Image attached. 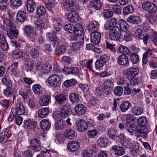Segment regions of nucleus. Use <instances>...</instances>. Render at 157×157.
Segmentation results:
<instances>
[{"label": "nucleus", "instance_id": "nucleus-1", "mask_svg": "<svg viewBox=\"0 0 157 157\" xmlns=\"http://www.w3.org/2000/svg\"><path fill=\"white\" fill-rule=\"evenodd\" d=\"M137 122L140 128L137 130L136 135L138 137L141 136L143 138L146 137L147 133L148 132L149 127L146 118L144 117H140L137 120Z\"/></svg>", "mask_w": 157, "mask_h": 157}, {"label": "nucleus", "instance_id": "nucleus-2", "mask_svg": "<svg viewBox=\"0 0 157 157\" xmlns=\"http://www.w3.org/2000/svg\"><path fill=\"white\" fill-rule=\"evenodd\" d=\"M110 39L114 41H117L122 39L121 31L118 26L113 27L111 29L109 33Z\"/></svg>", "mask_w": 157, "mask_h": 157}, {"label": "nucleus", "instance_id": "nucleus-3", "mask_svg": "<svg viewBox=\"0 0 157 157\" xmlns=\"http://www.w3.org/2000/svg\"><path fill=\"white\" fill-rule=\"evenodd\" d=\"M48 82L49 85L53 87H58L61 84V77L57 74H52L48 78Z\"/></svg>", "mask_w": 157, "mask_h": 157}, {"label": "nucleus", "instance_id": "nucleus-4", "mask_svg": "<svg viewBox=\"0 0 157 157\" xmlns=\"http://www.w3.org/2000/svg\"><path fill=\"white\" fill-rule=\"evenodd\" d=\"M142 7L144 10L150 13H154L157 10V6L154 4L149 2H144Z\"/></svg>", "mask_w": 157, "mask_h": 157}, {"label": "nucleus", "instance_id": "nucleus-5", "mask_svg": "<svg viewBox=\"0 0 157 157\" xmlns=\"http://www.w3.org/2000/svg\"><path fill=\"white\" fill-rule=\"evenodd\" d=\"M63 5L64 9L67 11L71 10H77L79 7L77 6L75 8V0H63Z\"/></svg>", "mask_w": 157, "mask_h": 157}, {"label": "nucleus", "instance_id": "nucleus-6", "mask_svg": "<svg viewBox=\"0 0 157 157\" xmlns=\"http://www.w3.org/2000/svg\"><path fill=\"white\" fill-rule=\"evenodd\" d=\"M67 18L70 22L76 23L79 21L80 17L77 12L73 10L68 13L67 15Z\"/></svg>", "mask_w": 157, "mask_h": 157}, {"label": "nucleus", "instance_id": "nucleus-7", "mask_svg": "<svg viewBox=\"0 0 157 157\" xmlns=\"http://www.w3.org/2000/svg\"><path fill=\"white\" fill-rule=\"evenodd\" d=\"M76 128L78 131L81 132H84L88 127V124L83 119H81L75 123Z\"/></svg>", "mask_w": 157, "mask_h": 157}, {"label": "nucleus", "instance_id": "nucleus-8", "mask_svg": "<svg viewBox=\"0 0 157 157\" xmlns=\"http://www.w3.org/2000/svg\"><path fill=\"white\" fill-rule=\"evenodd\" d=\"M139 72L137 67H134L129 68L126 72V75L128 79H132L135 77Z\"/></svg>", "mask_w": 157, "mask_h": 157}, {"label": "nucleus", "instance_id": "nucleus-9", "mask_svg": "<svg viewBox=\"0 0 157 157\" xmlns=\"http://www.w3.org/2000/svg\"><path fill=\"white\" fill-rule=\"evenodd\" d=\"M25 112V108L21 103H18L16 107L13 108L11 110L12 113L16 114L17 115H23Z\"/></svg>", "mask_w": 157, "mask_h": 157}, {"label": "nucleus", "instance_id": "nucleus-10", "mask_svg": "<svg viewBox=\"0 0 157 157\" xmlns=\"http://www.w3.org/2000/svg\"><path fill=\"white\" fill-rule=\"evenodd\" d=\"M108 60V57L105 55L101 56L95 63L96 68L100 69L106 63Z\"/></svg>", "mask_w": 157, "mask_h": 157}, {"label": "nucleus", "instance_id": "nucleus-11", "mask_svg": "<svg viewBox=\"0 0 157 157\" xmlns=\"http://www.w3.org/2000/svg\"><path fill=\"white\" fill-rule=\"evenodd\" d=\"M79 143L76 141L72 140L68 142L67 148L70 151H75L79 149Z\"/></svg>", "mask_w": 157, "mask_h": 157}, {"label": "nucleus", "instance_id": "nucleus-12", "mask_svg": "<svg viewBox=\"0 0 157 157\" xmlns=\"http://www.w3.org/2000/svg\"><path fill=\"white\" fill-rule=\"evenodd\" d=\"M101 38V34L99 32H96L91 34L90 40L91 42L94 44L97 45L99 43Z\"/></svg>", "mask_w": 157, "mask_h": 157}, {"label": "nucleus", "instance_id": "nucleus-13", "mask_svg": "<svg viewBox=\"0 0 157 157\" xmlns=\"http://www.w3.org/2000/svg\"><path fill=\"white\" fill-rule=\"evenodd\" d=\"M25 6L27 10L30 13H32L34 11L36 5L33 0H27L25 3Z\"/></svg>", "mask_w": 157, "mask_h": 157}, {"label": "nucleus", "instance_id": "nucleus-14", "mask_svg": "<svg viewBox=\"0 0 157 157\" xmlns=\"http://www.w3.org/2000/svg\"><path fill=\"white\" fill-rule=\"evenodd\" d=\"M30 145L32 149L35 151H39L41 149V146L39 142L36 138L32 139Z\"/></svg>", "mask_w": 157, "mask_h": 157}, {"label": "nucleus", "instance_id": "nucleus-15", "mask_svg": "<svg viewBox=\"0 0 157 157\" xmlns=\"http://www.w3.org/2000/svg\"><path fill=\"white\" fill-rule=\"evenodd\" d=\"M61 35L60 32H56L54 29L52 33H48L46 36L48 37L50 41H54L57 40V39Z\"/></svg>", "mask_w": 157, "mask_h": 157}, {"label": "nucleus", "instance_id": "nucleus-16", "mask_svg": "<svg viewBox=\"0 0 157 157\" xmlns=\"http://www.w3.org/2000/svg\"><path fill=\"white\" fill-rule=\"evenodd\" d=\"M51 96L49 95L42 96L39 99V104L41 106L47 105L51 102Z\"/></svg>", "mask_w": 157, "mask_h": 157}, {"label": "nucleus", "instance_id": "nucleus-17", "mask_svg": "<svg viewBox=\"0 0 157 157\" xmlns=\"http://www.w3.org/2000/svg\"><path fill=\"white\" fill-rule=\"evenodd\" d=\"M117 63L120 65L125 66L129 64L128 57L125 55L119 56L117 59Z\"/></svg>", "mask_w": 157, "mask_h": 157}, {"label": "nucleus", "instance_id": "nucleus-18", "mask_svg": "<svg viewBox=\"0 0 157 157\" xmlns=\"http://www.w3.org/2000/svg\"><path fill=\"white\" fill-rule=\"evenodd\" d=\"M18 34V32L14 27H11L7 32V35L10 39L16 38Z\"/></svg>", "mask_w": 157, "mask_h": 157}, {"label": "nucleus", "instance_id": "nucleus-19", "mask_svg": "<svg viewBox=\"0 0 157 157\" xmlns=\"http://www.w3.org/2000/svg\"><path fill=\"white\" fill-rule=\"evenodd\" d=\"M71 112L70 105H65L62 107L60 113L62 118H65Z\"/></svg>", "mask_w": 157, "mask_h": 157}, {"label": "nucleus", "instance_id": "nucleus-20", "mask_svg": "<svg viewBox=\"0 0 157 157\" xmlns=\"http://www.w3.org/2000/svg\"><path fill=\"white\" fill-rule=\"evenodd\" d=\"M84 29L82 25L79 23H77L74 26L73 32L76 35L80 36L82 35L83 33Z\"/></svg>", "mask_w": 157, "mask_h": 157}, {"label": "nucleus", "instance_id": "nucleus-21", "mask_svg": "<svg viewBox=\"0 0 157 157\" xmlns=\"http://www.w3.org/2000/svg\"><path fill=\"white\" fill-rule=\"evenodd\" d=\"M86 110L85 106L82 104H79L77 105L75 108L76 113L79 115H82L84 114Z\"/></svg>", "mask_w": 157, "mask_h": 157}, {"label": "nucleus", "instance_id": "nucleus-22", "mask_svg": "<svg viewBox=\"0 0 157 157\" xmlns=\"http://www.w3.org/2000/svg\"><path fill=\"white\" fill-rule=\"evenodd\" d=\"M0 45L2 49L4 51H6L9 48L8 45L6 42L4 35L0 33Z\"/></svg>", "mask_w": 157, "mask_h": 157}, {"label": "nucleus", "instance_id": "nucleus-23", "mask_svg": "<svg viewBox=\"0 0 157 157\" xmlns=\"http://www.w3.org/2000/svg\"><path fill=\"white\" fill-rule=\"evenodd\" d=\"M49 113V109L47 107H43L38 110V115L39 117L43 118L48 115Z\"/></svg>", "mask_w": 157, "mask_h": 157}, {"label": "nucleus", "instance_id": "nucleus-24", "mask_svg": "<svg viewBox=\"0 0 157 157\" xmlns=\"http://www.w3.org/2000/svg\"><path fill=\"white\" fill-rule=\"evenodd\" d=\"M118 25L121 31L126 32L128 29V25L126 21L123 20H119L118 21Z\"/></svg>", "mask_w": 157, "mask_h": 157}, {"label": "nucleus", "instance_id": "nucleus-25", "mask_svg": "<svg viewBox=\"0 0 157 157\" xmlns=\"http://www.w3.org/2000/svg\"><path fill=\"white\" fill-rule=\"evenodd\" d=\"M127 21L129 22L137 24L140 23L141 20L140 18L136 16H130L127 19Z\"/></svg>", "mask_w": 157, "mask_h": 157}, {"label": "nucleus", "instance_id": "nucleus-26", "mask_svg": "<svg viewBox=\"0 0 157 157\" xmlns=\"http://www.w3.org/2000/svg\"><path fill=\"white\" fill-rule=\"evenodd\" d=\"M112 150L113 151L116 155H121L124 154L125 151L122 147L114 145L112 146Z\"/></svg>", "mask_w": 157, "mask_h": 157}, {"label": "nucleus", "instance_id": "nucleus-27", "mask_svg": "<svg viewBox=\"0 0 157 157\" xmlns=\"http://www.w3.org/2000/svg\"><path fill=\"white\" fill-rule=\"evenodd\" d=\"M40 125L41 129L45 131L50 127L51 124L48 120L44 119L41 121Z\"/></svg>", "mask_w": 157, "mask_h": 157}, {"label": "nucleus", "instance_id": "nucleus-28", "mask_svg": "<svg viewBox=\"0 0 157 157\" xmlns=\"http://www.w3.org/2000/svg\"><path fill=\"white\" fill-rule=\"evenodd\" d=\"M36 124L37 123L36 121H31L30 119L25 120L24 121V127L29 128H35L36 127Z\"/></svg>", "mask_w": 157, "mask_h": 157}, {"label": "nucleus", "instance_id": "nucleus-29", "mask_svg": "<svg viewBox=\"0 0 157 157\" xmlns=\"http://www.w3.org/2000/svg\"><path fill=\"white\" fill-rule=\"evenodd\" d=\"M56 101L59 104H62L64 103L67 100L66 96L63 94H58L55 97Z\"/></svg>", "mask_w": 157, "mask_h": 157}, {"label": "nucleus", "instance_id": "nucleus-30", "mask_svg": "<svg viewBox=\"0 0 157 157\" xmlns=\"http://www.w3.org/2000/svg\"><path fill=\"white\" fill-rule=\"evenodd\" d=\"M64 134L67 138L70 139H73L76 136L75 131L70 129L66 130L64 131Z\"/></svg>", "mask_w": 157, "mask_h": 157}, {"label": "nucleus", "instance_id": "nucleus-31", "mask_svg": "<svg viewBox=\"0 0 157 157\" xmlns=\"http://www.w3.org/2000/svg\"><path fill=\"white\" fill-rule=\"evenodd\" d=\"M84 40V38L83 37L81 38L79 41L74 43L72 45L73 50L77 51L83 45Z\"/></svg>", "mask_w": 157, "mask_h": 157}, {"label": "nucleus", "instance_id": "nucleus-32", "mask_svg": "<svg viewBox=\"0 0 157 157\" xmlns=\"http://www.w3.org/2000/svg\"><path fill=\"white\" fill-rule=\"evenodd\" d=\"M66 126V123L62 120H59L55 124V128L56 130H61Z\"/></svg>", "mask_w": 157, "mask_h": 157}, {"label": "nucleus", "instance_id": "nucleus-33", "mask_svg": "<svg viewBox=\"0 0 157 157\" xmlns=\"http://www.w3.org/2000/svg\"><path fill=\"white\" fill-rule=\"evenodd\" d=\"M26 18L25 13L23 11H20L17 15V19L18 21L22 22L24 21Z\"/></svg>", "mask_w": 157, "mask_h": 157}, {"label": "nucleus", "instance_id": "nucleus-34", "mask_svg": "<svg viewBox=\"0 0 157 157\" xmlns=\"http://www.w3.org/2000/svg\"><path fill=\"white\" fill-rule=\"evenodd\" d=\"M64 69L66 70V71L68 74L77 75L79 73V69L76 67H65Z\"/></svg>", "mask_w": 157, "mask_h": 157}, {"label": "nucleus", "instance_id": "nucleus-35", "mask_svg": "<svg viewBox=\"0 0 157 157\" xmlns=\"http://www.w3.org/2000/svg\"><path fill=\"white\" fill-rule=\"evenodd\" d=\"M62 22L60 20L54 19L53 20L54 29L56 32L60 31V28L61 27V23Z\"/></svg>", "mask_w": 157, "mask_h": 157}, {"label": "nucleus", "instance_id": "nucleus-36", "mask_svg": "<svg viewBox=\"0 0 157 157\" xmlns=\"http://www.w3.org/2000/svg\"><path fill=\"white\" fill-rule=\"evenodd\" d=\"M133 11L134 8L132 6L128 5L123 9V13L124 15H126L132 13Z\"/></svg>", "mask_w": 157, "mask_h": 157}, {"label": "nucleus", "instance_id": "nucleus-37", "mask_svg": "<svg viewBox=\"0 0 157 157\" xmlns=\"http://www.w3.org/2000/svg\"><path fill=\"white\" fill-rule=\"evenodd\" d=\"M131 106V104L128 101H126L123 103L120 106V109L121 112H126Z\"/></svg>", "mask_w": 157, "mask_h": 157}, {"label": "nucleus", "instance_id": "nucleus-38", "mask_svg": "<svg viewBox=\"0 0 157 157\" xmlns=\"http://www.w3.org/2000/svg\"><path fill=\"white\" fill-rule=\"evenodd\" d=\"M87 28L90 34L98 32V28L97 26L93 22H90L88 25Z\"/></svg>", "mask_w": 157, "mask_h": 157}, {"label": "nucleus", "instance_id": "nucleus-39", "mask_svg": "<svg viewBox=\"0 0 157 157\" xmlns=\"http://www.w3.org/2000/svg\"><path fill=\"white\" fill-rule=\"evenodd\" d=\"M77 83V81L74 79H71L65 81L63 83L64 86L66 87H70L75 86Z\"/></svg>", "mask_w": 157, "mask_h": 157}, {"label": "nucleus", "instance_id": "nucleus-40", "mask_svg": "<svg viewBox=\"0 0 157 157\" xmlns=\"http://www.w3.org/2000/svg\"><path fill=\"white\" fill-rule=\"evenodd\" d=\"M66 51V47L64 45H61L57 47L56 50V54L61 55L64 54Z\"/></svg>", "mask_w": 157, "mask_h": 157}, {"label": "nucleus", "instance_id": "nucleus-41", "mask_svg": "<svg viewBox=\"0 0 157 157\" xmlns=\"http://www.w3.org/2000/svg\"><path fill=\"white\" fill-rule=\"evenodd\" d=\"M29 53L32 59L36 58L39 55V51L36 48H31L30 50Z\"/></svg>", "mask_w": 157, "mask_h": 157}, {"label": "nucleus", "instance_id": "nucleus-42", "mask_svg": "<svg viewBox=\"0 0 157 157\" xmlns=\"http://www.w3.org/2000/svg\"><path fill=\"white\" fill-rule=\"evenodd\" d=\"M108 143V139L104 137L100 138L98 141V144L101 147H106Z\"/></svg>", "mask_w": 157, "mask_h": 157}, {"label": "nucleus", "instance_id": "nucleus-43", "mask_svg": "<svg viewBox=\"0 0 157 157\" xmlns=\"http://www.w3.org/2000/svg\"><path fill=\"white\" fill-rule=\"evenodd\" d=\"M131 111L136 116H139L142 113L143 110L140 107H134L132 109Z\"/></svg>", "mask_w": 157, "mask_h": 157}, {"label": "nucleus", "instance_id": "nucleus-44", "mask_svg": "<svg viewBox=\"0 0 157 157\" xmlns=\"http://www.w3.org/2000/svg\"><path fill=\"white\" fill-rule=\"evenodd\" d=\"M69 98L70 101L72 102H78L79 100L78 95L74 93H72L70 94Z\"/></svg>", "mask_w": 157, "mask_h": 157}, {"label": "nucleus", "instance_id": "nucleus-45", "mask_svg": "<svg viewBox=\"0 0 157 157\" xmlns=\"http://www.w3.org/2000/svg\"><path fill=\"white\" fill-rule=\"evenodd\" d=\"M117 133L115 130L110 129L108 131L107 135L109 137L112 139L115 140L117 139Z\"/></svg>", "mask_w": 157, "mask_h": 157}, {"label": "nucleus", "instance_id": "nucleus-46", "mask_svg": "<svg viewBox=\"0 0 157 157\" xmlns=\"http://www.w3.org/2000/svg\"><path fill=\"white\" fill-rule=\"evenodd\" d=\"M57 3L56 0H48L47 2L45 4V6L49 10H51Z\"/></svg>", "mask_w": 157, "mask_h": 157}, {"label": "nucleus", "instance_id": "nucleus-47", "mask_svg": "<svg viewBox=\"0 0 157 157\" xmlns=\"http://www.w3.org/2000/svg\"><path fill=\"white\" fill-rule=\"evenodd\" d=\"M36 13L39 16L44 15L46 13V10L43 6H39L37 8Z\"/></svg>", "mask_w": 157, "mask_h": 157}, {"label": "nucleus", "instance_id": "nucleus-48", "mask_svg": "<svg viewBox=\"0 0 157 157\" xmlns=\"http://www.w3.org/2000/svg\"><path fill=\"white\" fill-rule=\"evenodd\" d=\"M119 51L123 54L124 55H128L130 53V51L128 48L125 46L121 45L118 48Z\"/></svg>", "mask_w": 157, "mask_h": 157}, {"label": "nucleus", "instance_id": "nucleus-49", "mask_svg": "<svg viewBox=\"0 0 157 157\" xmlns=\"http://www.w3.org/2000/svg\"><path fill=\"white\" fill-rule=\"evenodd\" d=\"M93 6L97 10H100L101 7V3L100 0H93Z\"/></svg>", "mask_w": 157, "mask_h": 157}, {"label": "nucleus", "instance_id": "nucleus-50", "mask_svg": "<svg viewBox=\"0 0 157 157\" xmlns=\"http://www.w3.org/2000/svg\"><path fill=\"white\" fill-rule=\"evenodd\" d=\"M112 10L114 13L120 14L121 13V7L118 4H115L113 6Z\"/></svg>", "mask_w": 157, "mask_h": 157}, {"label": "nucleus", "instance_id": "nucleus-51", "mask_svg": "<svg viewBox=\"0 0 157 157\" xmlns=\"http://www.w3.org/2000/svg\"><path fill=\"white\" fill-rule=\"evenodd\" d=\"M130 60L133 64H136L139 61V58L137 54L132 53L130 55Z\"/></svg>", "mask_w": 157, "mask_h": 157}, {"label": "nucleus", "instance_id": "nucleus-52", "mask_svg": "<svg viewBox=\"0 0 157 157\" xmlns=\"http://www.w3.org/2000/svg\"><path fill=\"white\" fill-rule=\"evenodd\" d=\"M10 5L13 7L17 8L21 4V0H10Z\"/></svg>", "mask_w": 157, "mask_h": 157}, {"label": "nucleus", "instance_id": "nucleus-53", "mask_svg": "<svg viewBox=\"0 0 157 157\" xmlns=\"http://www.w3.org/2000/svg\"><path fill=\"white\" fill-rule=\"evenodd\" d=\"M104 88H112L113 87V82L110 80L108 79L105 81L104 83Z\"/></svg>", "mask_w": 157, "mask_h": 157}, {"label": "nucleus", "instance_id": "nucleus-54", "mask_svg": "<svg viewBox=\"0 0 157 157\" xmlns=\"http://www.w3.org/2000/svg\"><path fill=\"white\" fill-rule=\"evenodd\" d=\"M136 126H135L134 125L129 124V125L127 128V131L129 132L131 135H132V132L134 131H136L137 130Z\"/></svg>", "mask_w": 157, "mask_h": 157}, {"label": "nucleus", "instance_id": "nucleus-55", "mask_svg": "<svg viewBox=\"0 0 157 157\" xmlns=\"http://www.w3.org/2000/svg\"><path fill=\"white\" fill-rule=\"evenodd\" d=\"M103 14L105 17L109 18L112 17L113 15V12L111 10L106 9L104 10Z\"/></svg>", "mask_w": 157, "mask_h": 157}, {"label": "nucleus", "instance_id": "nucleus-56", "mask_svg": "<svg viewBox=\"0 0 157 157\" xmlns=\"http://www.w3.org/2000/svg\"><path fill=\"white\" fill-rule=\"evenodd\" d=\"M132 36L131 34L126 32L124 34L123 39L126 42H128L132 40Z\"/></svg>", "mask_w": 157, "mask_h": 157}, {"label": "nucleus", "instance_id": "nucleus-57", "mask_svg": "<svg viewBox=\"0 0 157 157\" xmlns=\"http://www.w3.org/2000/svg\"><path fill=\"white\" fill-rule=\"evenodd\" d=\"M98 100L95 98H93L90 100L88 102V105L90 107H93L97 104Z\"/></svg>", "mask_w": 157, "mask_h": 157}, {"label": "nucleus", "instance_id": "nucleus-58", "mask_svg": "<svg viewBox=\"0 0 157 157\" xmlns=\"http://www.w3.org/2000/svg\"><path fill=\"white\" fill-rule=\"evenodd\" d=\"M149 66L152 68H155L157 67V58L151 60L149 62Z\"/></svg>", "mask_w": 157, "mask_h": 157}, {"label": "nucleus", "instance_id": "nucleus-59", "mask_svg": "<svg viewBox=\"0 0 157 157\" xmlns=\"http://www.w3.org/2000/svg\"><path fill=\"white\" fill-rule=\"evenodd\" d=\"M88 136L90 138L94 137L98 134V131L96 129L89 130L88 132Z\"/></svg>", "mask_w": 157, "mask_h": 157}, {"label": "nucleus", "instance_id": "nucleus-60", "mask_svg": "<svg viewBox=\"0 0 157 157\" xmlns=\"http://www.w3.org/2000/svg\"><path fill=\"white\" fill-rule=\"evenodd\" d=\"M122 146L124 148L128 147L129 146V141L126 138L124 139L122 141H121Z\"/></svg>", "mask_w": 157, "mask_h": 157}, {"label": "nucleus", "instance_id": "nucleus-61", "mask_svg": "<svg viewBox=\"0 0 157 157\" xmlns=\"http://www.w3.org/2000/svg\"><path fill=\"white\" fill-rule=\"evenodd\" d=\"M24 31L27 35L34 31L33 27L29 26H26L25 27Z\"/></svg>", "mask_w": 157, "mask_h": 157}, {"label": "nucleus", "instance_id": "nucleus-62", "mask_svg": "<svg viewBox=\"0 0 157 157\" xmlns=\"http://www.w3.org/2000/svg\"><path fill=\"white\" fill-rule=\"evenodd\" d=\"M13 89H6L4 93L6 96L9 97L13 95Z\"/></svg>", "mask_w": 157, "mask_h": 157}, {"label": "nucleus", "instance_id": "nucleus-63", "mask_svg": "<svg viewBox=\"0 0 157 157\" xmlns=\"http://www.w3.org/2000/svg\"><path fill=\"white\" fill-rule=\"evenodd\" d=\"M52 67L50 65L45 64L44 65L43 67V70L44 71V73H47L51 71Z\"/></svg>", "mask_w": 157, "mask_h": 157}, {"label": "nucleus", "instance_id": "nucleus-64", "mask_svg": "<svg viewBox=\"0 0 157 157\" xmlns=\"http://www.w3.org/2000/svg\"><path fill=\"white\" fill-rule=\"evenodd\" d=\"M1 105L7 109L10 105L9 100L4 99L0 103Z\"/></svg>", "mask_w": 157, "mask_h": 157}]
</instances>
